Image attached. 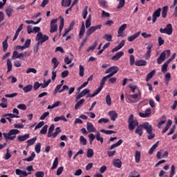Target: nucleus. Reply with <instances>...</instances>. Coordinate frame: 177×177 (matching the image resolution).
<instances>
[{"label": "nucleus", "instance_id": "obj_1", "mask_svg": "<svg viewBox=\"0 0 177 177\" xmlns=\"http://www.w3.org/2000/svg\"><path fill=\"white\" fill-rule=\"evenodd\" d=\"M20 131L17 129H13L9 131L8 133H3V136L6 140H15L16 139V135H19Z\"/></svg>", "mask_w": 177, "mask_h": 177}, {"label": "nucleus", "instance_id": "obj_2", "mask_svg": "<svg viewBox=\"0 0 177 177\" xmlns=\"http://www.w3.org/2000/svg\"><path fill=\"white\" fill-rule=\"evenodd\" d=\"M140 97H142V91L138 89V93L133 95H129L127 96V102L128 103H137L140 100Z\"/></svg>", "mask_w": 177, "mask_h": 177}, {"label": "nucleus", "instance_id": "obj_3", "mask_svg": "<svg viewBox=\"0 0 177 177\" xmlns=\"http://www.w3.org/2000/svg\"><path fill=\"white\" fill-rule=\"evenodd\" d=\"M53 131H55V124H51L50 127L48 129L47 136L48 138H56L60 132H62V130L60 129V127H57L55 129V131L53 133Z\"/></svg>", "mask_w": 177, "mask_h": 177}, {"label": "nucleus", "instance_id": "obj_4", "mask_svg": "<svg viewBox=\"0 0 177 177\" xmlns=\"http://www.w3.org/2000/svg\"><path fill=\"white\" fill-rule=\"evenodd\" d=\"M31 54L28 51H25L24 53H18L17 50L13 51L12 59L16 60V59H24L30 56Z\"/></svg>", "mask_w": 177, "mask_h": 177}, {"label": "nucleus", "instance_id": "obj_5", "mask_svg": "<svg viewBox=\"0 0 177 177\" xmlns=\"http://www.w3.org/2000/svg\"><path fill=\"white\" fill-rule=\"evenodd\" d=\"M48 39H49V37L46 35L42 34V32H39L35 37V40L37 41L38 45H39V44L46 42Z\"/></svg>", "mask_w": 177, "mask_h": 177}, {"label": "nucleus", "instance_id": "obj_6", "mask_svg": "<svg viewBox=\"0 0 177 177\" xmlns=\"http://www.w3.org/2000/svg\"><path fill=\"white\" fill-rule=\"evenodd\" d=\"M129 131H133L136 127L139 125V122H138V120L133 119V115L131 114L129 118Z\"/></svg>", "mask_w": 177, "mask_h": 177}, {"label": "nucleus", "instance_id": "obj_7", "mask_svg": "<svg viewBox=\"0 0 177 177\" xmlns=\"http://www.w3.org/2000/svg\"><path fill=\"white\" fill-rule=\"evenodd\" d=\"M170 55H171V50H166L162 52L159 57L157 59L158 64H161L162 62L165 60L166 57H169Z\"/></svg>", "mask_w": 177, "mask_h": 177}, {"label": "nucleus", "instance_id": "obj_8", "mask_svg": "<svg viewBox=\"0 0 177 177\" xmlns=\"http://www.w3.org/2000/svg\"><path fill=\"white\" fill-rule=\"evenodd\" d=\"M106 80L107 79L105 77H103L101 80L99 88L96 90V91H94L92 95H88V96L90 97H95V96H97V95H99V93H100V92L103 89V86H104V84H106Z\"/></svg>", "mask_w": 177, "mask_h": 177}, {"label": "nucleus", "instance_id": "obj_9", "mask_svg": "<svg viewBox=\"0 0 177 177\" xmlns=\"http://www.w3.org/2000/svg\"><path fill=\"white\" fill-rule=\"evenodd\" d=\"M173 29H172V24H169L167 25L166 28L160 29V32L161 34H167V35H172Z\"/></svg>", "mask_w": 177, "mask_h": 177}, {"label": "nucleus", "instance_id": "obj_10", "mask_svg": "<svg viewBox=\"0 0 177 177\" xmlns=\"http://www.w3.org/2000/svg\"><path fill=\"white\" fill-rule=\"evenodd\" d=\"M96 30H102V24H99L97 26H93L88 28L86 31L87 37L92 35V34H93V32H95V31H96Z\"/></svg>", "mask_w": 177, "mask_h": 177}, {"label": "nucleus", "instance_id": "obj_11", "mask_svg": "<svg viewBox=\"0 0 177 177\" xmlns=\"http://www.w3.org/2000/svg\"><path fill=\"white\" fill-rule=\"evenodd\" d=\"M57 19H52L50 21V32L53 34V32H56L57 31Z\"/></svg>", "mask_w": 177, "mask_h": 177}, {"label": "nucleus", "instance_id": "obj_12", "mask_svg": "<svg viewBox=\"0 0 177 177\" xmlns=\"http://www.w3.org/2000/svg\"><path fill=\"white\" fill-rule=\"evenodd\" d=\"M120 71V68L118 66H111L105 71V74H113V75L117 74Z\"/></svg>", "mask_w": 177, "mask_h": 177}, {"label": "nucleus", "instance_id": "obj_13", "mask_svg": "<svg viewBox=\"0 0 177 177\" xmlns=\"http://www.w3.org/2000/svg\"><path fill=\"white\" fill-rule=\"evenodd\" d=\"M153 48V44H149L147 46V52L145 53L144 57L146 60H149V58L151 56V49Z\"/></svg>", "mask_w": 177, "mask_h": 177}, {"label": "nucleus", "instance_id": "obj_14", "mask_svg": "<svg viewBox=\"0 0 177 177\" xmlns=\"http://www.w3.org/2000/svg\"><path fill=\"white\" fill-rule=\"evenodd\" d=\"M16 175H18L19 177H26L28 176V175L31 174V172L27 173L26 171H22L21 169H17L15 170Z\"/></svg>", "mask_w": 177, "mask_h": 177}, {"label": "nucleus", "instance_id": "obj_15", "mask_svg": "<svg viewBox=\"0 0 177 177\" xmlns=\"http://www.w3.org/2000/svg\"><path fill=\"white\" fill-rule=\"evenodd\" d=\"M161 15V8H158L157 10L153 12V18H152V23H156L157 19L160 17Z\"/></svg>", "mask_w": 177, "mask_h": 177}, {"label": "nucleus", "instance_id": "obj_16", "mask_svg": "<svg viewBox=\"0 0 177 177\" xmlns=\"http://www.w3.org/2000/svg\"><path fill=\"white\" fill-rule=\"evenodd\" d=\"M142 128L145 129L147 133H150V132H153V127L151 124H149V122H144L142 124Z\"/></svg>", "mask_w": 177, "mask_h": 177}, {"label": "nucleus", "instance_id": "obj_17", "mask_svg": "<svg viewBox=\"0 0 177 177\" xmlns=\"http://www.w3.org/2000/svg\"><path fill=\"white\" fill-rule=\"evenodd\" d=\"M150 114H151V109L150 108L147 109L145 113H139L140 117H142V118H147V117H150Z\"/></svg>", "mask_w": 177, "mask_h": 177}, {"label": "nucleus", "instance_id": "obj_18", "mask_svg": "<svg viewBox=\"0 0 177 177\" xmlns=\"http://www.w3.org/2000/svg\"><path fill=\"white\" fill-rule=\"evenodd\" d=\"M86 129L88 132L92 133V132H97L96 129L95 128V126H93V124L91 122H87L86 123Z\"/></svg>", "mask_w": 177, "mask_h": 177}, {"label": "nucleus", "instance_id": "obj_19", "mask_svg": "<svg viewBox=\"0 0 177 177\" xmlns=\"http://www.w3.org/2000/svg\"><path fill=\"white\" fill-rule=\"evenodd\" d=\"M127 29V24H123L118 30V37H124V31Z\"/></svg>", "mask_w": 177, "mask_h": 177}, {"label": "nucleus", "instance_id": "obj_20", "mask_svg": "<svg viewBox=\"0 0 177 177\" xmlns=\"http://www.w3.org/2000/svg\"><path fill=\"white\" fill-rule=\"evenodd\" d=\"M108 115H109L111 120L112 121H115L117 118H118V113L115 112V111H111L108 113Z\"/></svg>", "mask_w": 177, "mask_h": 177}, {"label": "nucleus", "instance_id": "obj_21", "mask_svg": "<svg viewBox=\"0 0 177 177\" xmlns=\"http://www.w3.org/2000/svg\"><path fill=\"white\" fill-rule=\"evenodd\" d=\"M134 157L136 164H139V162H140V158L142 157V153H140V151H136Z\"/></svg>", "mask_w": 177, "mask_h": 177}, {"label": "nucleus", "instance_id": "obj_22", "mask_svg": "<svg viewBox=\"0 0 177 177\" xmlns=\"http://www.w3.org/2000/svg\"><path fill=\"white\" fill-rule=\"evenodd\" d=\"M125 45V40H122L119 45L114 48L112 49V52H118V50H120Z\"/></svg>", "mask_w": 177, "mask_h": 177}, {"label": "nucleus", "instance_id": "obj_23", "mask_svg": "<svg viewBox=\"0 0 177 177\" xmlns=\"http://www.w3.org/2000/svg\"><path fill=\"white\" fill-rule=\"evenodd\" d=\"M59 121H64V122H67L68 120L66 118L64 115H62L61 116H57L54 118V122H59Z\"/></svg>", "mask_w": 177, "mask_h": 177}, {"label": "nucleus", "instance_id": "obj_24", "mask_svg": "<svg viewBox=\"0 0 177 177\" xmlns=\"http://www.w3.org/2000/svg\"><path fill=\"white\" fill-rule=\"evenodd\" d=\"M5 12L8 17H11L12 13H13V6H9L6 8Z\"/></svg>", "mask_w": 177, "mask_h": 177}, {"label": "nucleus", "instance_id": "obj_25", "mask_svg": "<svg viewBox=\"0 0 177 177\" xmlns=\"http://www.w3.org/2000/svg\"><path fill=\"white\" fill-rule=\"evenodd\" d=\"M30 138V133H26L23 136H18L17 139L19 142H24V140H27V139Z\"/></svg>", "mask_w": 177, "mask_h": 177}, {"label": "nucleus", "instance_id": "obj_26", "mask_svg": "<svg viewBox=\"0 0 177 177\" xmlns=\"http://www.w3.org/2000/svg\"><path fill=\"white\" fill-rule=\"evenodd\" d=\"M124 56V52L120 51L112 57V60H120Z\"/></svg>", "mask_w": 177, "mask_h": 177}, {"label": "nucleus", "instance_id": "obj_27", "mask_svg": "<svg viewBox=\"0 0 177 177\" xmlns=\"http://www.w3.org/2000/svg\"><path fill=\"white\" fill-rule=\"evenodd\" d=\"M139 35H140V32H137L134 35L129 37L127 38V39H128L129 42H132V41H135V39H136V38H138L139 37Z\"/></svg>", "mask_w": 177, "mask_h": 177}, {"label": "nucleus", "instance_id": "obj_28", "mask_svg": "<svg viewBox=\"0 0 177 177\" xmlns=\"http://www.w3.org/2000/svg\"><path fill=\"white\" fill-rule=\"evenodd\" d=\"M113 164L114 167H116V168H121L122 165V162H121V160L120 159H114L113 160Z\"/></svg>", "mask_w": 177, "mask_h": 177}, {"label": "nucleus", "instance_id": "obj_29", "mask_svg": "<svg viewBox=\"0 0 177 177\" xmlns=\"http://www.w3.org/2000/svg\"><path fill=\"white\" fill-rule=\"evenodd\" d=\"M135 64L138 67H140L142 66H146V64H147V62H146V60L145 59H140V60L136 61Z\"/></svg>", "mask_w": 177, "mask_h": 177}, {"label": "nucleus", "instance_id": "obj_30", "mask_svg": "<svg viewBox=\"0 0 177 177\" xmlns=\"http://www.w3.org/2000/svg\"><path fill=\"white\" fill-rule=\"evenodd\" d=\"M84 103H85L84 99H81L80 101H78L75 105V110H78V109L82 107V104H84Z\"/></svg>", "mask_w": 177, "mask_h": 177}, {"label": "nucleus", "instance_id": "obj_31", "mask_svg": "<svg viewBox=\"0 0 177 177\" xmlns=\"http://www.w3.org/2000/svg\"><path fill=\"white\" fill-rule=\"evenodd\" d=\"M136 133L139 135V136H142L143 135V126L142 124H140L138 126V127L136 129Z\"/></svg>", "mask_w": 177, "mask_h": 177}, {"label": "nucleus", "instance_id": "obj_32", "mask_svg": "<svg viewBox=\"0 0 177 177\" xmlns=\"http://www.w3.org/2000/svg\"><path fill=\"white\" fill-rule=\"evenodd\" d=\"M162 120L159 121L158 123V128L159 129H161V127H162V125H164V124H165V122L167 121V116L163 115L162 116Z\"/></svg>", "mask_w": 177, "mask_h": 177}, {"label": "nucleus", "instance_id": "obj_33", "mask_svg": "<svg viewBox=\"0 0 177 177\" xmlns=\"http://www.w3.org/2000/svg\"><path fill=\"white\" fill-rule=\"evenodd\" d=\"M51 63L52 64H53V70H55V68H57V67L59 66V64H60V62L57 61V58L56 57L52 58Z\"/></svg>", "mask_w": 177, "mask_h": 177}, {"label": "nucleus", "instance_id": "obj_34", "mask_svg": "<svg viewBox=\"0 0 177 177\" xmlns=\"http://www.w3.org/2000/svg\"><path fill=\"white\" fill-rule=\"evenodd\" d=\"M170 8H174L173 16H174V17H177V2L174 1L173 4L170 6Z\"/></svg>", "mask_w": 177, "mask_h": 177}, {"label": "nucleus", "instance_id": "obj_35", "mask_svg": "<svg viewBox=\"0 0 177 177\" xmlns=\"http://www.w3.org/2000/svg\"><path fill=\"white\" fill-rule=\"evenodd\" d=\"M171 125H172V120H169L164 129L162 131V133H165V132L169 129Z\"/></svg>", "mask_w": 177, "mask_h": 177}, {"label": "nucleus", "instance_id": "obj_36", "mask_svg": "<svg viewBox=\"0 0 177 177\" xmlns=\"http://www.w3.org/2000/svg\"><path fill=\"white\" fill-rule=\"evenodd\" d=\"M84 34H85V24L82 22V27L79 33L80 38H82V37H84Z\"/></svg>", "mask_w": 177, "mask_h": 177}, {"label": "nucleus", "instance_id": "obj_37", "mask_svg": "<svg viewBox=\"0 0 177 177\" xmlns=\"http://www.w3.org/2000/svg\"><path fill=\"white\" fill-rule=\"evenodd\" d=\"M32 85L28 84L23 88V91L24 93H28V92H31L32 91Z\"/></svg>", "mask_w": 177, "mask_h": 177}, {"label": "nucleus", "instance_id": "obj_38", "mask_svg": "<svg viewBox=\"0 0 177 177\" xmlns=\"http://www.w3.org/2000/svg\"><path fill=\"white\" fill-rule=\"evenodd\" d=\"M91 26H92V15H90L86 21V28H89Z\"/></svg>", "mask_w": 177, "mask_h": 177}, {"label": "nucleus", "instance_id": "obj_39", "mask_svg": "<svg viewBox=\"0 0 177 177\" xmlns=\"http://www.w3.org/2000/svg\"><path fill=\"white\" fill-rule=\"evenodd\" d=\"M59 19H60V25H59V33H62V30H63L64 27V18L62 16H60L59 17Z\"/></svg>", "mask_w": 177, "mask_h": 177}, {"label": "nucleus", "instance_id": "obj_40", "mask_svg": "<svg viewBox=\"0 0 177 177\" xmlns=\"http://www.w3.org/2000/svg\"><path fill=\"white\" fill-rule=\"evenodd\" d=\"M156 74V70H153L151 72H150L147 75L146 78L147 82H149L151 80V78H153L154 77V75Z\"/></svg>", "mask_w": 177, "mask_h": 177}, {"label": "nucleus", "instance_id": "obj_41", "mask_svg": "<svg viewBox=\"0 0 177 177\" xmlns=\"http://www.w3.org/2000/svg\"><path fill=\"white\" fill-rule=\"evenodd\" d=\"M35 142H37V137H34L33 138L28 140L26 142L27 147H29V146H32V145H34V143H35Z\"/></svg>", "mask_w": 177, "mask_h": 177}, {"label": "nucleus", "instance_id": "obj_42", "mask_svg": "<svg viewBox=\"0 0 177 177\" xmlns=\"http://www.w3.org/2000/svg\"><path fill=\"white\" fill-rule=\"evenodd\" d=\"M82 94L83 95V96H86V97H89V95H92V94H91V90L88 88H86L83 90L82 91Z\"/></svg>", "mask_w": 177, "mask_h": 177}, {"label": "nucleus", "instance_id": "obj_43", "mask_svg": "<svg viewBox=\"0 0 177 177\" xmlns=\"http://www.w3.org/2000/svg\"><path fill=\"white\" fill-rule=\"evenodd\" d=\"M8 39H9V37H7L6 39L3 41V52H6V50H8V47L9 46V44H8Z\"/></svg>", "mask_w": 177, "mask_h": 177}, {"label": "nucleus", "instance_id": "obj_44", "mask_svg": "<svg viewBox=\"0 0 177 177\" xmlns=\"http://www.w3.org/2000/svg\"><path fill=\"white\" fill-rule=\"evenodd\" d=\"M71 5V0H62V6L67 8Z\"/></svg>", "mask_w": 177, "mask_h": 177}, {"label": "nucleus", "instance_id": "obj_45", "mask_svg": "<svg viewBox=\"0 0 177 177\" xmlns=\"http://www.w3.org/2000/svg\"><path fill=\"white\" fill-rule=\"evenodd\" d=\"M121 145H122V140H119L118 142L110 147V150H113V149H115V147H118V146H121Z\"/></svg>", "mask_w": 177, "mask_h": 177}, {"label": "nucleus", "instance_id": "obj_46", "mask_svg": "<svg viewBox=\"0 0 177 177\" xmlns=\"http://www.w3.org/2000/svg\"><path fill=\"white\" fill-rule=\"evenodd\" d=\"M50 82H52V80L49 79L47 82L44 81V83H40V86L43 89H44V88H47V86H49V84H50Z\"/></svg>", "mask_w": 177, "mask_h": 177}, {"label": "nucleus", "instance_id": "obj_47", "mask_svg": "<svg viewBox=\"0 0 177 177\" xmlns=\"http://www.w3.org/2000/svg\"><path fill=\"white\" fill-rule=\"evenodd\" d=\"M85 72V68L82 65H80L79 66V75L80 77H84Z\"/></svg>", "mask_w": 177, "mask_h": 177}, {"label": "nucleus", "instance_id": "obj_48", "mask_svg": "<svg viewBox=\"0 0 177 177\" xmlns=\"http://www.w3.org/2000/svg\"><path fill=\"white\" fill-rule=\"evenodd\" d=\"M158 143L159 142L158 141L156 143H155L149 149V154H153V153H154V150H156V149H157V147H158Z\"/></svg>", "mask_w": 177, "mask_h": 177}, {"label": "nucleus", "instance_id": "obj_49", "mask_svg": "<svg viewBox=\"0 0 177 177\" xmlns=\"http://www.w3.org/2000/svg\"><path fill=\"white\" fill-rule=\"evenodd\" d=\"M12 61H10V59L7 60V73H10L12 71Z\"/></svg>", "mask_w": 177, "mask_h": 177}, {"label": "nucleus", "instance_id": "obj_50", "mask_svg": "<svg viewBox=\"0 0 177 177\" xmlns=\"http://www.w3.org/2000/svg\"><path fill=\"white\" fill-rule=\"evenodd\" d=\"M58 165H59V158H55L53 163L51 169H56Z\"/></svg>", "mask_w": 177, "mask_h": 177}, {"label": "nucleus", "instance_id": "obj_51", "mask_svg": "<svg viewBox=\"0 0 177 177\" xmlns=\"http://www.w3.org/2000/svg\"><path fill=\"white\" fill-rule=\"evenodd\" d=\"M169 65V63L168 62H165L164 64L162 66V69L161 71L162 73H167L168 71V66Z\"/></svg>", "mask_w": 177, "mask_h": 177}, {"label": "nucleus", "instance_id": "obj_52", "mask_svg": "<svg viewBox=\"0 0 177 177\" xmlns=\"http://www.w3.org/2000/svg\"><path fill=\"white\" fill-rule=\"evenodd\" d=\"M167 13H168V6H165L162 8V17L163 19H165L167 17Z\"/></svg>", "mask_w": 177, "mask_h": 177}, {"label": "nucleus", "instance_id": "obj_53", "mask_svg": "<svg viewBox=\"0 0 177 177\" xmlns=\"http://www.w3.org/2000/svg\"><path fill=\"white\" fill-rule=\"evenodd\" d=\"M104 39H106V41H108L109 42H111L113 41V36L109 34H106L103 36Z\"/></svg>", "mask_w": 177, "mask_h": 177}, {"label": "nucleus", "instance_id": "obj_54", "mask_svg": "<svg viewBox=\"0 0 177 177\" xmlns=\"http://www.w3.org/2000/svg\"><path fill=\"white\" fill-rule=\"evenodd\" d=\"M86 138H85L83 136H81L80 138V145H82V146H86Z\"/></svg>", "mask_w": 177, "mask_h": 177}, {"label": "nucleus", "instance_id": "obj_55", "mask_svg": "<svg viewBox=\"0 0 177 177\" xmlns=\"http://www.w3.org/2000/svg\"><path fill=\"white\" fill-rule=\"evenodd\" d=\"M35 150L37 154H39L41 153V143L38 142L35 146Z\"/></svg>", "mask_w": 177, "mask_h": 177}, {"label": "nucleus", "instance_id": "obj_56", "mask_svg": "<svg viewBox=\"0 0 177 177\" xmlns=\"http://www.w3.org/2000/svg\"><path fill=\"white\" fill-rule=\"evenodd\" d=\"M93 154H94L93 149H88L87 150L86 157H87L88 158H92V157H93Z\"/></svg>", "mask_w": 177, "mask_h": 177}, {"label": "nucleus", "instance_id": "obj_57", "mask_svg": "<svg viewBox=\"0 0 177 177\" xmlns=\"http://www.w3.org/2000/svg\"><path fill=\"white\" fill-rule=\"evenodd\" d=\"M48 132V125H44L42 129L40 130V133L41 135H46V133Z\"/></svg>", "mask_w": 177, "mask_h": 177}, {"label": "nucleus", "instance_id": "obj_58", "mask_svg": "<svg viewBox=\"0 0 177 177\" xmlns=\"http://www.w3.org/2000/svg\"><path fill=\"white\" fill-rule=\"evenodd\" d=\"M95 138L98 142H100V143H103L104 139L103 138L100 137V133L99 131L96 132Z\"/></svg>", "mask_w": 177, "mask_h": 177}, {"label": "nucleus", "instance_id": "obj_59", "mask_svg": "<svg viewBox=\"0 0 177 177\" xmlns=\"http://www.w3.org/2000/svg\"><path fill=\"white\" fill-rule=\"evenodd\" d=\"M30 73H32L33 74H37V69L34 68H28L26 69V74H30Z\"/></svg>", "mask_w": 177, "mask_h": 177}, {"label": "nucleus", "instance_id": "obj_60", "mask_svg": "<svg viewBox=\"0 0 177 177\" xmlns=\"http://www.w3.org/2000/svg\"><path fill=\"white\" fill-rule=\"evenodd\" d=\"M129 88H130V89H131V92H132L133 93H135V91H136V89H138V86L133 85V84H130L129 85Z\"/></svg>", "mask_w": 177, "mask_h": 177}, {"label": "nucleus", "instance_id": "obj_61", "mask_svg": "<svg viewBox=\"0 0 177 177\" xmlns=\"http://www.w3.org/2000/svg\"><path fill=\"white\" fill-rule=\"evenodd\" d=\"M86 16H88V6H86L82 11V17L83 19H86Z\"/></svg>", "mask_w": 177, "mask_h": 177}, {"label": "nucleus", "instance_id": "obj_62", "mask_svg": "<svg viewBox=\"0 0 177 177\" xmlns=\"http://www.w3.org/2000/svg\"><path fill=\"white\" fill-rule=\"evenodd\" d=\"M106 103L108 106H111V97H110V94L106 95Z\"/></svg>", "mask_w": 177, "mask_h": 177}, {"label": "nucleus", "instance_id": "obj_63", "mask_svg": "<svg viewBox=\"0 0 177 177\" xmlns=\"http://www.w3.org/2000/svg\"><path fill=\"white\" fill-rule=\"evenodd\" d=\"M175 175V166L173 165L171 167L170 175L169 177H174Z\"/></svg>", "mask_w": 177, "mask_h": 177}, {"label": "nucleus", "instance_id": "obj_64", "mask_svg": "<svg viewBox=\"0 0 177 177\" xmlns=\"http://www.w3.org/2000/svg\"><path fill=\"white\" fill-rule=\"evenodd\" d=\"M35 177H44L45 176V174L44 171H37L35 174Z\"/></svg>", "mask_w": 177, "mask_h": 177}]
</instances>
